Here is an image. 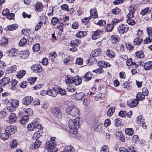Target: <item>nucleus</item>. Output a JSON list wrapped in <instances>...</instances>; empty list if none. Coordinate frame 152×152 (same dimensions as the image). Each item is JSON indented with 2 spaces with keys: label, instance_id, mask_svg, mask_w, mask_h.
I'll return each mask as SVG.
<instances>
[{
  "label": "nucleus",
  "instance_id": "nucleus-20",
  "mask_svg": "<svg viewBox=\"0 0 152 152\" xmlns=\"http://www.w3.org/2000/svg\"><path fill=\"white\" fill-rule=\"evenodd\" d=\"M39 119H35L31 123L35 125L37 129L42 130L43 129V127L42 125L39 123Z\"/></svg>",
  "mask_w": 152,
  "mask_h": 152
},
{
  "label": "nucleus",
  "instance_id": "nucleus-22",
  "mask_svg": "<svg viewBox=\"0 0 152 152\" xmlns=\"http://www.w3.org/2000/svg\"><path fill=\"white\" fill-rule=\"evenodd\" d=\"M106 55L109 57L112 58L115 56V53L112 49H108L106 52Z\"/></svg>",
  "mask_w": 152,
  "mask_h": 152
},
{
  "label": "nucleus",
  "instance_id": "nucleus-31",
  "mask_svg": "<svg viewBox=\"0 0 152 152\" xmlns=\"http://www.w3.org/2000/svg\"><path fill=\"white\" fill-rule=\"evenodd\" d=\"M62 152H75V149L72 146L68 145L66 147L64 151Z\"/></svg>",
  "mask_w": 152,
  "mask_h": 152
},
{
  "label": "nucleus",
  "instance_id": "nucleus-50",
  "mask_svg": "<svg viewBox=\"0 0 152 152\" xmlns=\"http://www.w3.org/2000/svg\"><path fill=\"white\" fill-rule=\"evenodd\" d=\"M137 99L139 101H142L145 99V96L141 92H138L136 96Z\"/></svg>",
  "mask_w": 152,
  "mask_h": 152
},
{
  "label": "nucleus",
  "instance_id": "nucleus-21",
  "mask_svg": "<svg viewBox=\"0 0 152 152\" xmlns=\"http://www.w3.org/2000/svg\"><path fill=\"white\" fill-rule=\"evenodd\" d=\"M36 141L33 144L31 145V146H30L31 149L32 150L38 148L42 142H40L39 140H36Z\"/></svg>",
  "mask_w": 152,
  "mask_h": 152
},
{
  "label": "nucleus",
  "instance_id": "nucleus-62",
  "mask_svg": "<svg viewBox=\"0 0 152 152\" xmlns=\"http://www.w3.org/2000/svg\"><path fill=\"white\" fill-rule=\"evenodd\" d=\"M27 42V40L25 38H23L20 41L19 45L20 46H23L26 44Z\"/></svg>",
  "mask_w": 152,
  "mask_h": 152
},
{
  "label": "nucleus",
  "instance_id": "nucleus-32",
  "mask_svg": "<svg viewBox=\"0 0 152 152\" xmlns=\"http://www.w3.org/2000/svg\"><path fill=\"white\" fill-rule=\"evenodd\" d=\"M10 105H12V106L16 108L19 106V102L17 99H14L11 100Z\"/></svg>",
  "mask_w": 152,
  "mask_h": 152
},
{
  "label": "nucleus",
  "instance_id": "nucleus-54",
  "mask_svg": "<svg viewBox=\"0 0 152 152\" xmlns=\"http://www.w3.org/2000/svg\"><path fill=\"white\" fill-rule=\"evenodd\" d=\"M57 56V54L56 52L55 51H53L50 53V58L52 61H53Z\"/></svg>",
  "mask_w": 152,
  "mask_h": 152
},
{
  "label": "nucleus",
  "instance_id": "nucleus-40",
  "mask_svg": "<svg viewBox=\"0 0 152 152\" xmlns=\"http://www.w3.org/2000/svg\"><path fill=\"white\" fill-rule=\"evenodd\" d=\"M127 17L128 18L126 19V22L129 25L133 26L135 24V21L134 20L132 19V18Z\"/></svg>",
  "mask_w": 152,
  "mask_h": 152
},
{
  "label": "nucleus",
  "instance_id": "nucleus-12",
  "mask_svg": "<svg viewBox=\"0 0 152 152\" xmlns=\"http://www.w3.org/2000/svg\"><path fill=\"white\" fill-rule=\"evenodd\" d=\"M136 5L135 4L131 5L129 9V12L127 15V17H129L130 18H133V15L136 11Z\"/></svg>",
  "mask_w": 152,
  "mask_h": 152
},
{
  "label": "nucleus",
  "instance_id": "nucleus-17",
  "mask_svg": "<svg viewBox=\"0 0 152 152\" xmlns=\"http://www.w3.org/2000/svg\"><path fill=\"white\" fill-rule=\"evenodd\" d=\"M58 90L56 89L53 88L51 89H49L48 92V94L50 96L55 97L58 94Z\"/></svg>",
  "mask_w": 152,
  "mask_h": 152
},
{
  "label": "nucleus",
  "instance_id": "nucleus-8",
  "mask_svg": "<svg viewBox=\"0 0 152 152\" xmlns=\"http://www.w3.org/2000/svg\"><path fill=\"white\" fill-rule=\"evenodd\" d=\"M51 112L56 117L60 118L62 117V113L61 110L58 107H54L51 109Z\"/></svg>",
  "mask_w": 152,
  "mask_h": 152
},
{
  "label": "nucleus",
  "instance_id": "nucleus-61",
  "mask_svg": "<svg viewBox=\"0 0 152 152\" xmlns=\"http://www.w3.org/2000/svg\"><path fill=\"white\" fill-rule=\"evenodd\" d=\"M59 22V20L55 17L52 18L51 20V24L53 26H55Z\"/></svg>",
  "mask_w": 152,
  "mask_h": 152
},
{
  "label": "nucleus",
  "instance_id": "nucleus-37",
  "mask_svg": "<svg viewBox=\"0 0 152 152\" xmlns=\"http://www.w3.org/2000/svg\"><path fill=\"white\" fill-rule=\"evenodd\" d=\"M10 135L7 133H6V131H5L4 133H2L1 134L0 137L1 139L4 140H8L9 138Z\"/></svg>",
  "mask_w": 152,
  "mask_h": 152
},
{
  "label": "nucleus",
  "instance_id": "nucleus-46",
  "mask_svg": "<svg viewBox=\"0 0 152 152\" xmlns=\"http://www.w3.org/2000/svg\"><path fill=\"white\" fill-rule=\"evenodd\" d=\"M43 5L40 2H37L35 5V8L38 12L40 11L43 8Z\"/></svg>",
  "mask_w": 152,
  "mask_h": 152
},
{
  "label": "nucleus",
  "instance_id": "nucleus-25",
  "mask_svg": "<svg viewBox=\"0 0 152 152\" xmlns=\"http://www.w3.org/2000/svg\"><path fill=\"white\" fill-rule=\"evenodd\" d=\"M11 86L10 89L12 90H16L17 89V85L18 81L16 80H12L11 81Z\"/></svg>",
  "mask_w": 152,
  "mask_h": 152
},
{
  "label": "nucleus",
  "instance_id": "nucleus-38",
  "mask_svg": "<svg viewBox=\"0 0 152 152\" xmlns=\"http://www.w3.org/2000/svg\"><path fill=\"white\" fill-rule=\"evenodd\" d=\"M144 67L146 70L151 69L152 68V61H149L145 63Z\"/></svg>",
  "mask_w": 152,
  "mask_h": 152
},
{
  "label": "nucleus",
  "instance_id": "nucleus-1",
  "mask_svg": "<svg viewBox=\"0 0 152 152\" xmlns=\"http://www.w3.org/2000/svg\"><path fill=\"white\" fill-rule=\"evenodd\" d=\"M79 117H77L75 119L69 120L68 125L69 132L70 134L76 135L77 133V129L79 128Z\"/></svg>",
  "mask_w": 152,
  "mask_h": 152
},
{
  "label": "nucleus",
  "instance_id": "nucleus-27",
  "mask_svg": "<svg viewBox=\"0 0 152 152\" xmlns=\"http://www.w3.org/2000/svg\"><path fill=\"white\" fill-rule=\"evenodd\" d=\"M92 127L94 130L97 132L100 131V127L99 126V123L97 121L94 122L93 124Z\"/></svg>",
  "mask_w": 152,
  "mask_h": 152
},
{
  "label": "nucleus",
  "instance_id": "nucleus-28",
  "mask_svg": "<svg viewBox=\"0 0 152 152\" xmlns=\"http://www.w3.org/2000/svg\"><path fill=\"white\" fill-rule=\"evenodd\" d=\"M126 66H130L132 65H134L135 67L136 68L138 67V64L137 65L135 62H133L132 59L131 58H130L127 60L126 62Z\"/></svg>",
  "mask_w": 152,
  "mask_h": 152
},
{
  "label": "nucleus",
  "instance_id": "nucleus-58",
  "mask_svg": "<svg viewBox=\"0 0 152 152\" xmlns=\"http://www.w3.org/2000/svg\"><path fill=\"white\" fill-rule=\"evenodd\" d=\"M111 41L113 43H116L119 41L118 38L116 35L111 36Z\"/></svg>",
  "mask_w": 152,
  "mask_h": 152
},
{
  "label": "nucleus",
  "instance_id": "nucleus-59",
  "mask_svg": "<svg viewBox=\"0 0 152 152\" xmlns=\"http://www.w3.org/2000/svg\"><path fill=\"white\" fill-rule=\"evenodd\" d=\"M121 10L118 7H116L112 10V12L114 15H117L121 12Z\"/></svg>",
  "mask_w": 152,
  "mask_h": 152
},
{
  "label": "nucleus",
  "instance_id": "nucleus-35",
  "mask_svg": "<svg viewBox=\"0 0 152 152\" xmlns=\"http://www.w3.org/2000/svg\"><path fill=\"white\" fill-rule=\"evenodd\" d=\"M8 38L6 37H3L2 38V39L0 41V46H4L8 43Z\"/></svg>",
  "mask_w": 152,
  "mask_h": 152
},
{
  "label": "nucleus",
  "instance_id": "nucleus-4",
  "mask_svg": "<svg viewBox=\"0 0 152 152\" xmlns=\"http://www.w3.org/2000/svg\"><path fill=\"white\" fill-rule=\"evenodd\" d=\"M82 82V78H80L78 76H77L74 77L67 76L66 79V84L70 83L73 84L75 85H80Z\"/></svg>",
  "mask_w": 152,
  "mask_h": 152
},
{
  "label": "nucleus",
  "instance_id": "nucleus-26",
  "mask_svg": "<svg viewBox=\"0 0 152 152\" xmlns=\"http://www.w3.org/2000/svg\"><path fill=\"white\" fill-rule=\"evenodd\" d=\"M87 35V33L86 32L79 31L75 34V36L78 38H80L84 37Z\"/></svg>",
  "mask_w": 152,
  "mask_h": 152
},
{
  "label": "nucleus",
  "instance_id": "nucleus-24",
  "mask_svg": "<svg viewBox=\"0 0 152 152\" xmlns=\"http://www.w3.org/2000/svg\"><path fill=\"white\" fill-rule=\"evenodd\" d=\"M8 51L9 52V55L10 56H16L18 53V51L15 48L12 49Z\"/></svg>",
  "mask_w": 152,
  "mask_h": 152
},
{
  "label": "nucleus",
  "instance_id": "nucleus-18",
  "mask_svg": "<svg viewBox=\"0 0 152 152\" xmlns=\"http://www.w3.org/2000/svg\"><path fill=\"white\" fill-rule=\"evenodd\" d=\"M17 118V116L15 113H12L10 114L9 116V123L10 124H13L16 121Z\"/></svg>",
  "mask_w": 152,
  "mask_h": 152
},
{
  "label": "nucleus",
  "instance_id": "nucleus-7",
  "mask_svg": "<svg viewBox=\"0 0 152 152\" xmlns=\"http://www.w3.org/2000/svg\"><path fill=\"white\" fill-rule=\"evenodd\" d=\"M85 95V94L83 92L75 93L71 96V98L73 100H80L84 97Z\"/></svg>",
  "mask_w": 152,
  "mask_h": 152
},
{
  "label": "nucleus",
  "instance_id": "nucleus-5",
  "mask_svg": "<svg viewBox=\"0 0 152 152\" xmlns=\"http://www.w3.org/2000/svg\"><path fill=\"white\" fill-rule=\"evenodd\" d=\"M90 15L88 17H85L84 20L86 21H89L92 18H96L98 17L97 10L95 7L91 9L90 11Z\"/></svg>",
  "mask_w": 152,
  "mask_h": 152
},
{
  "label": "nucleus",
  "instance_id": "nucleus-3",
  "mask_svg": "<svg viewBox=\"0 0 152 152\" xmlns=\"http://www.w3.org/2000/svg\"><path fill=\"white\" fill-rule=\"evenodd\" d=\"M65 111L67 114L72 117H78L80 111L78 109L74 106H70L67 107Z\"/></svg>",
  "mask_w": 152,
  "mask_h": 152
},
{
  "label": "nucleus",
  "instance_id": "nucleus-55",
  "mask_svg": "<svg viewBox=\"0 0 152 152\" xmlns=\"http://www.w3.org/2000/svg\"><path fill=\"white\" fill-rule=\"evenodd\" d=\"M40 45L38 43H36L33 45L32 49L33 51L34 52H36L38 51L40 48Z\"/></svg>",
  "mask_w": 152,
  "mask_h": 152
},
{
  "label": "nucleus",
  "instance_id": "nucleus-36",
  "mask_svg": "<svg viewBox=\"0 0 152 152\" xmlns=\"http://www.w3.org/2000/svg\"><path fill=\"white\" fill-rule=\"evenodd\" d=\"M42 136V132L41 131L38 130L35 132L33 136V139L38 140V138Z\"/></svg>",
  "mask_w": 152,
  "mask_h": 152
},
{
  "label": "nucleus",
  "instance_id": "nucleus-45",
  "mask_svg": "<svg viewBox=\"0 0 152 152\" xmlns=\"http://www.w3.org/2000/svg\"><path fill=\"white\" fill-rule=\"evenodd\" d=\"M125 132L126 134L130 136L133 134L134 131L132 128H127L125 129Z\"/></svg>",
  "mask_w": 152,
  "mask_h": 152
},
{
  "label": "nucleus",
  "instance_id": "nucleus-29",
  "mask_svg": "<svg viewBox=\"0 0 152 152\" xmlns=\"http://www.w3.org/2000/svg\"><path fill=\"white\" fill-rule=\"evenodd\" d=\"M119 151L120 152H135V151H134L133 147L129 148V150L124 147H120L119 148Z\"/></svg>",
  "mask_w": 152,
  "mask_h": 152
},
{
  "label": "nucleus",
  "instance_id": "nucleus-30",
  "mask_svg": "<svg viewBox=\"0 0 152 152\" xmlns=\"http://www.w3.org/2000/svg\"><path fill=\"white\" fill-rule=\"evenodd\" d=\"M101 53V51L100 49H97L92 51L91 53V55L93 57H95L98 56Z\"/></svg>",
  "mask_w": 152,
  "mask_h": 152
},
{
  "label": "nucleus",
  "instance_id": "nucleus-11",
  "mask_svg": "<svg viewBox=\"0 0 152 152\" xmlns=\"http://www.w3.org/2000/svg\"><path fill=\"white\" fill-rule=\"evenodd\" d=\"M33 100V98L30 96H27L24 97L22 100L23 104L26 105L30 104Z\"/></svg>",
  "mask_w": 152,
  "mask_h": 152
},
{
  "label": "nucleus",
  "instance_id": "nucleus-41",
  "mask_svg": "<svg viewBox=\"0 0 152 152\" xmlns=\"http://www.w3.org/2000/svg\"><path fill=\"white\" fill-rule=\"evenodd\" d=\"M135 56L138 58H142L144 57L143 52L141 51H139L136 52Z\"/></svg>",
  "mask_w": 152,
  "mask_h": 152
},
{
  "label": "nucleus",
  "instance_id": "nucleus-14",
  "mask_svg": "<svg viewBox=\"0 0 152 152\" xmlns=\"http://www.w3.org/2000/svg\"><path fill=\"white\" fill-rule=\"evenodd\" d=\"M30 54L28 50H24L20 52L19 56L20 59H25L27 58Z\"/></svg>",
  "mask_w": 152,
  "mask_h": 152
},
{
  "label": "nucleus",
  "instance_id": "nucleus-19",
  "mask_svg": "<svg viewBox=\"0 0 152 152\" xmlns=\"http://www.w3.org/2000/svg\"><path fill=\"white\" fill-rule=\"evenodd\" d=\"M93 76V74L89 72H87L85 75L82 77L85 81H87L91 80Z\"/></svg>",
  "mask_w": 152,
  "mask_h": 152
},
{
  "label": "nucleus",
  "instance_id": "nucleus-51",
  "mask_svg": "<svg viewBox=\"0 0 152 152\" xmlns=\"http://www.w3.org/2000/svg\"><path fill=\"white\" fill-rule=\"evenodd\" d=\"M27 128L29 131H34L37 129L36 128V127L35 125L32 123L28 125Z\"/></svg>",
  "mask_w": 152,
  "mask_h": 152
},
{
  "label": "nucleus",
  "instance_id": "nucleus-6",
  "mask_svg": "<svg viewBox=\"0 0 152 152\" xmlns=\"http://www.w3.org/2000/svg\"><path fill=\"white\" fill-rule=\"evenodd\" d=\"M117 28V31L122 34L127 32L129 29V26L125 24H121L118 26Z\"/></svg>",
  "mask_w": 152,
  "mask_h": 152
},
{
  "label": "nucleus",
  "instance_id": "nucleus-34",
  "mask_svg": "<svg viewBox=\"0 0 152 152\" xmlns=\"http://www.w3.org/2000/svg\"><path fill=\"white\" fill-rule=\"evenodd\" d=\"M98 65L101 66V67H107L110 66V64L109 63L103 61H101L98 62Z\"/></svg>",
  "mask_w": 152,
  "mask_h": 152
},
{
  "label": "nucleus",
  "instance_id": "nucleus-47",
  "mask_svg": "<svg viewBox=\"0 0 152 152\" xmlns=\"http://www.w3.org/2000/svg\"><path fill=\"white\" fill-rule=\"evenodd\" d=\"M25 74L26 71L25 70H20L18 72L17 74L16 75V77L20 79L23 77Z\"/></svg>",
  "mask_w": 152,
  "mask_h": 152
},
{
  "label": "nucleus",
  "instance_id": "nucleus-9",
  "mask_svg": "<svg viewBox=\"0 0 152 152\" xmlns=\"http://www.w3.org/2000/svg\"><path fill=\"white\" fill-rule=\"evenodd\" d=\"M32 70L35 73H40L42 70L41 66L39 64H35L31 67Z\"/></svg>",
  "mask_w": 152,
  "mask_h": 152
},
{
  "label": "nucleus",
  "instance_id": "nucleus-44",
  "mask_svg": "<svg viewBox=\"0 0 152 152\" xmlns=\"http://www.w3.org/2000/svg\"><path fill=\"white\" fill-rule=\"evenodd\" d=\"M81 43L80 40L77 39L75 40L72 41L70 42V44L71 45L74 46H78Z\"/></svg>",
  "mask_w": 152,
  "mask_h": 152
},
{
  "label": "nucleus",
  "instance_id": "nucleus-43",
  "mask_svg": "<svg viewBox=\"0 0 152 152\" xmlns=\"http://www.w3.org/2000/svg\"><path fill=\"white\" fill-rule=\"evenodd\" d=\"M41 106L44 110H45L49 107V104L47 102L44 101L42 102Z\"/></svg>",
  "mask_w": 152,
  "mask_h": 152
},
{
  "label": "nucleus",
  "instance_id": "nucleus-60",
  "mask_svg": "<svg viewBox=\"0 0 152 152\" xmlns=\"http://www.w3.org/2000/svg\"><path fill=\"white\" fill-rule=\"evenodd\" d=\"M95 24L100 26H104L106 24V21L104 20H101L95 23Z\"/></svg>",
  "mask_w": 152,
  "mask_h": 152
},
{
  "label": "nucleus",
  "instance_id": "nucleus-2",
  "mask_svg": "<svg viewBox=\"0 0 152 152\" xmlns=\"http://www.w3.org/2000/svg\"><path fill=\"white\" fill-rule=\"evenodd\" d=\"M55 139V137H52L50 140L46 142L45 147L48 152H56L57 151L58 148L55 147L56 144Z\"/></svg>",
  "mask_w": 152,
  "mask_h": 152
},
{
  "label": "nucleus",
  "instance_id": "nucleus-48",
  "mask_svg": "<svg viewBox=\"0 0 152 152\" xmlns=\"http://www.w3.org/2000/svg\"><path fill=\"white\" fill-rule=\"evenodd\" d=\"M116 135L117 138L118 139L120 140L122 142H124L125 141V138L121 133L118 132V133H117Z\"/></svg>",
  "mask_w": 152,
  "mask_h": 152
},
{
  "label": "nucleus",
  "instance_id": "nucleus-23",
  "mask_svg": "<svg viewBox=\"0 0 152 152\" xmlns=\"http://www.w3.org/2000/svg\"><path fill=\"white\" fill-rule=\"evenodd\" d=\"M29 118V116L28 115H25L20 119V122L22 124H25L28 122Z\"/></svg>",
  "mask_w": 152,
  "mask_h": 152
},
{
  "label": "nucleus",
  "instance_id": "nucleus-57",
  "mask_svg": "<svg viewBox=\"0 0 152 152\" xmlns=\"http://www.w3.org/2000/svg\"><path fill=\"white\" fill-rule=\"evenodd\" d=\"M37 79V77H31L28 78V81L31 84H33L36 81Z\"/></svg>",
  "mask_w": 152,
  "mask_h": 152
},
{
  "label": "nucleus",
  "instance_id": "nucleus-33",
  "mask_svg": "<svg viewBox=\"0 0 152 152\" xmlns=\"http://www.w3.org/2000/svg\"><path fill=\"white\" fill-rule=\"evenodd\" d=\"M67 85V86L66 88V89L68 92L72 93L75 91L76 88L74 86L70 85L69 84Z\"/></svg>",
  "mask_w": 152,
  "mask_h": 152
},
{
  "label": "nucleus",
  "instance_id": "nucleus-49",
  "mask_svg": "<svg viewBox=\"0 0 152 152\" xmlns=\"http://www.w3.org/2000/svg\"><path fill=\"white\" fill-rule=\"evenodd\" d=\"M143 40L140 38H137L134 39L133 41L134 44L135 45H140Z\"/></svg>",
  "mask_w": 152,
  "mask_h": 152
},
{
  "label": "nucleus",
  "instance_id": "nucleus-56",
  "mask_svg": "<svg viewBox=\"0 0 152 152\" xmlns=\"http://www.w3.org/2000/svg\"><path fill=\"white\" fill-rule=\"evenodd\" d=\"M151 10H149V8L148 7H147L144 9L142 10L140 12V14L142 15H144L148 13H150Z\"/></svg>",
  "mask_w": 152,
  "mask_h": 152
},
{
  "label": "nucleus",
  "instance_id": "nucleus-16",
  "mask_svg": "<svg viewBox=\"0 0 152 152\" xmlns=\"http://www.w3.org/2000/svg\"><path fill=\"white\" fill-rule=\"evenodd\" d=\"M10 79L7 77H4L0 80V85L4 87L10 82Z\"/></svg>",
  "mask_w": 152,
  "mask_h": 152
},
{
  "label": "nucleus",
  "instance_id": "nucleus-39",
  "mask_svg": "<svg viewBox=\"0 0 152 152\" xmlns=\"http://www.w3.org/2000/svg\"><path fill=\"white\" fill-rule=\"evenodd\" d=\"M115 108L114 107H111L108 109L107 112V114L108 116H111L113 115L114 112Z\"/></svg>",
  "mask_w": 152,
  "mask_h": 152
},
{
  "label": "nucleus",
  "instance_id": "nucleus-13",
  "mask_svg": "<svg viewBox=\"0 0 152 152\" xmlns=\"http://www.w3.org/2000/svg\"><path fill=\"white\" fill-rule=\"evenodd\" d=\"M138 104V101L137 99H132L127 101V104L130 107L136 106Z\"/></svg>",
  "mask_w": 152,
  "mask_h": 152
},
{
  "label": "nucleus",
  "instance_id": "nucleus-42",
  "mask_svg": "<svg viewBox=\"0 0 152 152\" xmlns=\"http://www.w3.org/2000/svg\"><path fill=\"white\" fill-rule=\"evenodd\" d=\"M18 142L15 139L12 140L10 143L11 148H14L17 147L18 145Z\"/></svg>",
  "mask_w": 152,
  "mask_h": 152
},
{
  "label": "nucleus",
  "instance_id": "nucleus-53",
  "mask_svg": "<svg viewBox=\"0 0 152 152\" xmlns=\"http://www.w3.org/2000/svg\"><path fill=\"white\" fill-rule=\"evenodd\" d=\"M114 28L112 24H107L105 26V28L107 31L110 32L112 31Z\"/></svg>",
  "mask_w": 152,
  "mask_h": 152
},
{
  "label": "nucleus",
  "instance_id": "nucleus-15",
  "mask_svg": "<svg viewBox=\"0 0 152 152\" xmlns=\"http://www.w3.org/2000/svg\"><path fill=\"white\" fill-rule=\"evenodd\" d=\"M102 32L100 30H97L94 32L92 35V38L93 40H95L100 37L102 35Z\"/></svg>",
  "mask_w": 152,
  "mask_h": 152
},
{
  "label": "nucleus",
  "instance_id": "nucleus-63",
  "mask_svg": "<svg viewBox=\"0 0 152 152\" xmlns=\"http://www.w3.org/2000/svg\"><path fill=\"white\" fill-rule=\"evenodd\" d=\"M7 115V113L4 110H3L0 111V118H4Z\"/></svg>",
  "mask_w": 152,
  "mask_h": 152
},
{
  "label": "nucleus",
  "instance_id": "nucleus-64",
  "mask_svg": "<svg viewBox=\"0 0 152 152\" xmlns=\"http://www.w3.org/2000/svg\"><path fill=\"white\" fill-rule=\"evenodd\" d=\"M100 152H109V149L107 145H103L101 148Z\"/></svg>",
  "mask_w": 152,
  "mask_h": 152
},
{
  "label": "nucleus",
  "instance_id": "nucleus-10",
  "mask_svg": "<svg viewBox=\"0 0 152 152\" xmlns=\"http://www.w3.org/2000/svg\"><path fill=\"white\" fill-rule=\"evenodd\" d=\"M136 123L139 125H142V128L146 129H147V126L146 125L145 120L143 119L141 116H139L136 118Z\"/></svg>",
  "mask_w": 152,
  "mask_h": 152
},
{
  "label": "nucleus",
  "instance_id": "nucleus-52",
  "mask_svg": "<svg viewBox=\"0 0 152 152\" xmlns=\"http://www.w3.org/2000/svg\"><path fill=\"white\" fill-rule=\"evenodd\" d=\"M18 27V25L16 24H13L7 26V28L9 31H13L15 30Z\"/></svg>",
  "mask_w": 152,
  "mask_h": 152
}]
</instances>
